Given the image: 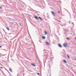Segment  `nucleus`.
Wrapping results in <instances>:
<instances>
[{"instance_id": "f257e3e1", "label": "nucleus", "mask_w": 76, "mask_h": 76, "mask_svg": "<svg viewBox=\"0 0 76 76\" xmlns=\"http://www.w3.org/2000/svg\"><path fill=\"white\" fill-rule=\"evenodd\" d=\"M67 43H64L63 44V46L64 47H65V48H66V47H67Z\"/></svg>"}, {"instance_id": "f03ea898", "label": "nucleus", "mask_w": 76, "mask_h": 76, "mask_svg": "<svg viewBox=\"0 0 76 76\" xmlns=\"http://www.w3.org/2000/svg\"><path fill=\"white\" fill-rule=\"evenodd\" d=\"M51 13L54 16H56V15H55V12H53V11H51Z\"/></svg>"}, {"instance_id": "7ed1b4c3", "label": "nucleus", "mask_w": 76, "mask_h": 76, "mask_svg": "<svg viewBox=\"0 0 76 76\" xmlns=\"http://www.w3.org/2000/svg\"><path fill=\"white\" fill-rule=\"evenodd\" d=\"M48 53H45L44 54V56H46V57H48V54H47Z\"/></svg>"}, {"instance_id": "20e7f679", "label": "nucleus", "mask_w": 76, "mask_h": 76, "mask_svg": "<svg viewBox=\"0 0 76 76\" xmlns=\"http://www.w3.org/2000/svg\"><path fill=\"white\" fill-rule=\"evenodd\" d=\"M34 18L36 19H37V20H38V19H39V18H38L37 16H34Z\"/></svg>"}, {"instance_id": "39448f33", "label": "nucleus", "mask_w": 76, "mask_h": 76, "mask_svg": "<svg viewBox=\"0 0 76 76\" xmlns=\"http://www.w3.org/2000/svg\"><path fill=\"white\" fill-rule=\"evenodd\" d=\"M31 65L32 66H34V67H35L36 66V65L34 64L33 63H31Z\"/></svg>"}, {"instance_id": "423d86ee", "label": "nucleus", "mask_w": 76, "mask_h": 76, "mask_svg": "<svg viewBox=\"0 0 76 76\" xmlns=\"http://www.w3.org/2000/svg\"><path fill=\"white\" fill-rule=\"evenodd\" d=\"M58 47H59L60 48H62V46L60 44H58Z\"/></svg>"}, {"instance_id": "0eeeda50", "label": "nucleus", "mask_w": 76, "mask_h": 76, "mask_svg": "<svg viewBox=\"0 0 76 76\" xmlns=\"http://www.w3.org/2000/svg\"><path fill=\"white\" fill-rule=\"evenodd\" d=\"M42 39H45V36H43L42 37Z\"/></svg>"}, {"instance_id": "6e6552de", "label": "nucleus", "mask_w": 76, "mask_h": 76, "mask_svg": "<svg viewBox=\"0 0 76 76\" xmlns=\"http://www.w3.org/2000/svg\"><path fill=\"white\" fill-rule=\"evenodd\" d=\"M48 62L49 63V66H50V64H52V63L50 61H48Z\"/></svg>"}, {"instance_id": "1a4fd4ad", "label": "nucleus", "mask_w": 76, "mask_h": 76, "mask_svg": "<svg viewBox=\"0 0 76 76\" xmlns=\"http://www.w3.org/2000/svg\"><path fill=\"white\" fill-rule=\"evenodd\" d=\"M39 19H40V20H42V21L43 20L40 17H39Z\"/></svg>"}, {"instance_id": "9d476101", "label": "nucleus", "mask_w": 76, "mask_h": 76, "mask_svg": "<svg viewBox=\"0 0 76 76\" xmlns=\"http://www.w3.org/2000/svg\"><path fill=\"white\" fill-rule=\"evenodd\" d=\"M46 44H47V45H50V44L47 42H46Z\"/></svg>"}, {"instance_id": "9b49d317", "label": "nucleus", "mask_w": 76, "mask_h": 76, "mask_svg": "<svg viewBox=\"0 0 76 76\" xmlns=\"http://www.w3.org/2000/svg\"><path fill=\"white\" fill-rule=\"evenodd\" d=\"M45 33L46 35L47 34V31H45Z\"/></svg>"}, {"instance_id": "f8f14e48", "label": "nucleus", "mask_w": 76, "mask_h": 76, "mask_svg": "<svg viewBox=\"0 0 76 76\" xmlns=\"http://www.w3.org/2000/svg\"><path fill=\"white\" fill-rule=\"evenodd\" d=\"M10 72H12V69H10Z\"/></svg>"}, {"instance_id": "ddd939ff", "label": "nucleus", "mask_w": 76, "mask_h": 76, "mask_svg": "<svg viewBox=\"0 0 76 76\" xmlns=\"http://www.w3.org/2000/svg\"><path fill=\"white\" fill-rule=\"evenodd\" d=\"M67 57L68 58H70V57L68 55H67Z\"/></svg>"}, {"instance_id": "4468645a", "label": "nucleus", "mask_w": 76, "mask_h": 76, "mask_svg": "<svg viewBox=\"0 0 76 76\" xmlns=\"http://www.w3.org/2000/svg\"><path fill=\"white\" fill-rule=\"evenodd\" d=\"M64 63H66V60H64Z\"/></svg>"}, {"instance_id": "2eb2a0df", "label": "nucleus", "mask_w": 76, "mask_h": 76, "mask_svg": "<svg viewBox=\"0 0 76 76\" xmlns=\"http://www.w3.org/2000/svg\"><path fill=\"white\" fill-rule=\"evenodd\" d=\"M6 28L7 29V30H8V31H9V30H10L9 29V28Z\"/></svg>"}, {"instance_id": "dca6fc26", "label": "nucleus", "mask_w": 76, "mask_h": 76, "mask_svg": "<svg viewBox=\"0 0 76 76\" xmlns=\"http://www.w3.org/2000/svg\"><path fill=\"white\" fill-rule=\"evenodd\" d=\"M37 75H40V74H39V73H37Z\"/></svg>"}, {"instance_id": "f3484780", "label": "nucleus", "mask_w": 76, "mask_h": 76, "mask_svg": "<svg viewBox=\"0 0 76 76\" xmlns=\"http://www.w3.org/2000/svg\"><path fill=\"white\" fill-rule=\"evenodd\" d=\"M66 39L67 40H69V38H67Z\"/></svg>"}, {"instance_id": "a211bd4d", "label": "nucleus", "mask_w": 76, "mask_h": 76, "mask_svg": "<svg viewBox=\"0 0 76 76\" xmlns=\"http://www.w3.org/2000/svg\"><path fill=\"white\" fill-rule=\"evenodd\" d=\"M62 18V17H60V18H59L60 20H61V19Z\"/></svg>"}, {"instance_id": "6ab92c4d", "label": "nucleus", "mask_w": 76, "mask_h": 76, "mask_svg": "<svg viewBox=\"0 0 76 76\" xmlns=\"http://www.w3.org/2000/svg\"><path fill=\"white\" fill-rule=\"evenodd\" d=\"M4 51H7V50H6L5 49H4Z\"/></svg>"}, {"instance_id": "aec40b11", "label": "nucleus", "mask_w": 76, "mask_h": 76, "mask_svg": "<svg viewBox=\"0 0 76 76\" xmlns=\"http://www.w3.org/2000/svg\"><path fill=\"white\" fill-rule=\"evenodd\" d=\"M60 11H58V13H60Z\"/></svg>"}, {"instance_id": "412c9836", "label": "nucleus", "mask_w": 76, "mask_h": 76, "mask_svg": "<svg viewBox=\"0 0 76 76\" xmlns=\"http://www.w3.org/2000/svg\"><path fill=\"white\" fill-rule=\"evenodd\" d=\"M2 48V46H0V48Z\"/></svg>"}, {"instance_id": "4be33fe9", "label": "nucleus", "mask_w": 76, "mask_h": 76, "mask_svg": "<svg viewBox=\"0 0 76 76\" xmlns=\"http://www.w3.org/2000/svg\"><path fill=\"white\" fill-rule=\"evenodd\" d=\"M73 66H74V67H76V66L74 65Z\"/></svg>"}, {"instance_id": "5701e85b", "label": "nucleus", "mask_w": 76, "mask_h": 76, "mask_svg": "<svg viewBox=\"0 0 76 76\" xmlns=\"http://www.w3.org/2000/svg\"><path fill=\"white\" fill-rule=\"evenodd\" d=\"M58 22H61V21H58Z\"/></svg>"}, {"instance_id": "b1692460", "label": "nucleus", "mask_w": 76, "mask_h": 76, "mask_svg": "<svg viewBox=\"0 0 76 76\" xmlns=\"http://www.w3.org/2000/svg\"><path fill=\"white\" fill-rule=\"evenodd\" d=\"M1 69H3V67H0Z\"/></svg>"}, {"instance_id": "393cba45", "label": "nucleus", "mask_w": 76, "mask_h": 76, "mask_svg": "<svg viewBox=\"0 0 76 76\" xmlns=\"http://www.w3.org/2000/svg\"><path fill=\"white\" fill-rule=\"evenodd\" d=\"M27 15H28V16H30V15H29V14H28Z\"/></svg>"}, {"instance_id": "a878e982", "label": "nucleus", "mask_w": 76, "mask_h": 76, "mask_svg": "<svg viewBox=\"0 0 76 76\" xmlns=\"http://www.w3.org/2000/svg\"><path fill=\"white\" fill-rule=\"evenodd\" d=\"M1 9V7H0V9Z\"/></svg>"}, {"instance_id": "bb28decb", "label": "nucleus", "mask_w": 76, "mask_h": 76, "mask_svg": "<svg viewBox=\"0 0 76 76\" xmlns=\"http://www.w3.org/2000/svg\"><path fill=\"white\" fill-rule=\"evenodd\" d=\"M66 35H67V34H65V33H64Z\"/></svg>"}, {"instance_id": "cd10ccee", "label": "nucleus", "mask_w": 76, "mask_h": 76, "mask_svg": "<svg viewBox=\"0 0 76 76\" xmlns=\"http://www.w3.org/2000/svg\"><path fill=\"white\" fill-rule=\"evenodd\" d=\"M74 60H76V58H75V59H74Z\"/></svg>"}, {"instance_id": "c85d7f7f", "label": "nucleus", "mask_w": 76, "mask_h": 76, "mask_svg": "<svg viewBox=\"0 0 76 76\" xmlns=\"http://www.w3.org/2000/svg\"><path fill=\"white\" fill-rule=\"evenodd\" d=\"M72 23V24H73V23Z\"/></svg>"}, {"instance_id": "c756f323", "label": "nucleus", "mask_w": 76, "mask_h": 76, "mask_svg": "<svg viewBox=\"0 0 76 76\" xmlns=\"http://www.w3.org/2000/svg\"><path fill=\"white\" fill-rule=\"evenodd\" d=\"M70 34H71V35H72V33H71Z\"/></svg>"}, {"instance_id": "7c9ffc66", "label": "nucleus", "mask_w": 76, "mask_h": 76, "mask_svg": "<svg viewBox=\"0 0 76 76\" xmlns=\"http://www.w3.org/2000/svg\"><path fill=\"white\" fill-rule=\"evenodd\" d=\"M75 39H76V37L75 38Z\"/></svg>"}, {"instance_id": "2f4dec72", "label": "nucleus", "mask_w": 76, "mask_h": 76, "mask_svg": "<svg viewBox=\"0 0 76 76\" xmlns=\"http://www.w3.org/2000/svg\"><path fill=\"white\" fill-rule=\"evenodd\" d=\"M62 26H63V25H62Z\"/></svg>"}, {"instance_id": "473e14b6", "label": "nucleus", "mask_w": 76, "mask_h": 76, "mask_svg": "<svg viewBox=\"0 0 76 76\" xmlns=\"http://www.w3.org/2000/svg\"><path fill=\"white\" fill-rule=\"evenodd\" d=\"M24 3V4H25V3Z\"/></svg>"}, {"instance_id": "72a5a7b5", "label": "nucleus", "mask_w": 76, "mask_h": 76, "mask_svg": "<svg viewBox=\"0 0 76 76\" xmlns=\"http://www.w3.org/2000/svg\"><path fill=\"white\" fill-rule=\"evenodd\" d=\"M0 39H1L0 38Z\"/></svg>"}, {"instance_id": "f704fd0d", "label": "nucleus", "mask_w": 76, "mask_h": 76, "mask_svg": "<svg viewBox=\"0 0 76 76\" xmlns=\"http://www.w3.org/2000/svg\"><path fill=\"white\" fill-rule=\"evenodd\" d=\"M50 60H51V59H50Z\"/></svg>"}, {"instance_id": "c9c22d12", "label": "nucleus", "mask_w": 76, "mask_h": 76, "mask_svg": "<svg viewBox=\"0 0 76 76\" xmlns=\"http://www.w3.org/2000/svg\"><path fill=\"white\" fill-rule=\"evenodd\" d=\"M20 26H21V25H20Z\"/></svg>"}, {"instance_id": "e433bc0d", "label": "nucleus", "mask_w": 76, "mask_h": 76, "mask_svg": "<svg viewBox=\"0 0 76 76\" xmlns=\"http://www.w3.org/2000/svg\"><path fill=\"white\" fill-rule=\"evenodd\" d=\"M10 19H11V18H10Z\"/></svg>"}]
</instances>
